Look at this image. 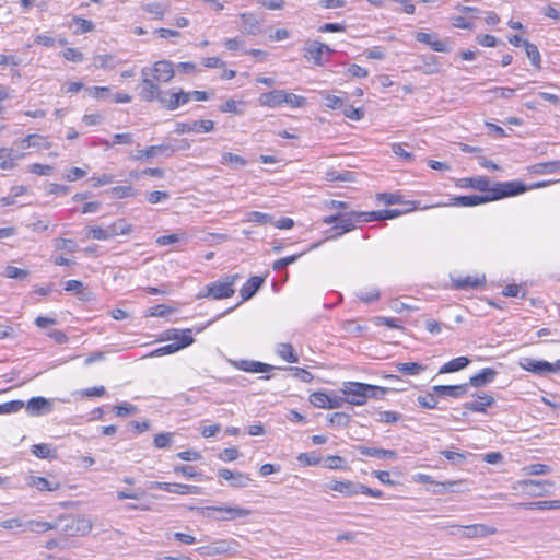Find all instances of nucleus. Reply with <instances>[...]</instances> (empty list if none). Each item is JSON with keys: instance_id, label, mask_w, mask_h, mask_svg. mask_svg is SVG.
<instances>
[{"instance_id": "nucleus-25", "label": "nucleus", "mask_w": 560, "mask_h": 560, "mask_svg": "<svg viewBox=\"0 0 560 560\" xmlns=\"http://www.w3.org/2000/svg\"><path fill=\"white\" fill-rule=\"evenodd\" d=\"M364 213L365 214H360L359 217L365 220V222H372L397 218L401 214V211L397 209H386L377 211H364Z\"/></svg>"}, {"instance_id": "nucleus-16", "label": "nucleus", "mask_w": 560, "mask_h": 560, "mask_svg": "<svg viewBox=\"0 0 560 560\" xmlns=\"http://www.w3.org/2000/svg\"><path fill=\"white\" fill-rule=\"evenodd\" d=\"M218 476L224 480H229L231 487L245 488L253 481L249 475L241 471H232L228 468L219 469Z\"/></svg>"}, {"instance_id": "nucleus-8", "label": "nucleus", "mask_w": 560, "mask_h": 560, "mask_svg": "<svg viewBox=\"0 0 560 560\" xmlns=\"http://www.w3.org/2000/svg\"><path fill=\"white\" fill-rule=\"evenodd\" d=\"M180 144L178 147H174L170 143H163L159 145H151L148 147L145 150H140L138 154L136 155L137 160L142 159H152L156 156L158 154H164L165 156H171L174 152L177 150H185L189 148V143L183 139L179 141Z\"/></svg>"}, {"instance_id": "nucleus-26", "label": "nucleus", "mask_w": 560, "mask_h": 560, "mask_svg": "<svg viewBox=\"0 0 560 560\" xmlns=\"http://www.w3.org/2000/svg\"><path fill=\"white\" fill-rule=\"evenodd\" d=\"M262 284L264 278L258 276L250 277L240 290L242 301L244 302L253 298Z\"/></svg>"}, {"instance_id": "nucleus-64", "label": "nucleus", "mask_w": 560, "mask_h": 560, "mask_svg": "<svg viewBox=\"0 0 560 560\" xmlns=\"http://www.w3.org/2000/svg\"><path fill=\"white\" fill-rule=\"evenodd\" d=\"M358 298L364 303H372L380 298V291L376 288H373L365 292H359Z\"/></svg>"}, {"instance_id": "nucleus-19", "label": "nucleus", "mask_w": 560, "mask_h": 560, "mask_svg": "<svg viewBox=\"0 0 560 560\" xmlns=\"http://www.w3.org/2000/svg\"><path fill=\"white\" fill-rule=\"evenodd\" d=\"M497 533V528L493 526H489L486 524H472L468 526H463L462 537L471 539V538H483Z\"/></svg>"}, {"instance_id": "nucleus-3", "label": "nucleus", "mask_w": 560, "mask_h": 560, "mask_svg": "<svg viewBox=\"0 0 560 560\" xmlns=\"http://www.w3.org/2000/svg\"><path fill=\"white\" fill-rule=\"evenodd\" d=\"M141 96L147 102L158 101L162 107L168 110H175L190 101V94L184 90L163 91L158 84H150L149 89H142Z\"/></svg>"}, {"instance_id": "nucleus-52", "label": "nucleus", "mask_w": 560, "mask_h": 560, "mask_svg": "<svg viewBox=\"0 0 560 560\" xmlns=\"http://www.w3.org/2000/svg\"><path fill=\"white\" fill-rule=\"evenodd\" d=\"M65 290L68 292H74L80 299L85 298V288L79 280H68L65 282Z\"/></svg>"}, {"instance_id": "nucleus-6", "label": "nucleus", "mask_w": 560, "mask_h": 560, "mask_svg": "<svg viewBox=\"0 0 560 560\" xmlns=\"http://www.w3.org/2000/svg\"><path fill=\"white\" fill-rule=\"evenodd\" d=\"M238 548L240 544L235 539H217L210 545L197 548L196 552L202 557H214L219 555L233 557L237 555Z\"/></svg>"}, {"instance_id": "nucleus-21", "label": "nucleus", "mask_w": 560, "mask_h": 560, "mask_svg": "<svg viewBox=\"0 0 560 560\" xmlns=\"http://www.w3.org/2000/svg\"><path fill=\"white\" fill-rule=\"evenodd\" d=\"M285 90H273L267 93H262L259 96V104L269 108H277L284 104Z\"/></svg>"}, {"instance_id": "nucleus-28", "label": "nucleus", "mask_w": 560, "mask_h": 560, "mask_svg": "<svg viewBox=\"0 0 560 560\" xmlns=\"http://www.w3.org/2000/svg\"><path fill=\"white\" fill-rule=\"evenodd\" d=\"M416 71H419L423 74L430 75L439 73L441 70V66L438 62V59L435 56H429L423 58L422 63L415 67Z\"/></svg>"}, {"instance_id": "nucleus-61", "label": "nucleus", "mask_w": 560, "mask_h": 560, "mask_svg": "<svg viewBox=\"0 0 560 560\" xmlns=\"http://www.w3.org/2000/svg\"><path fill=\"white\" fill-rule=\"evenodd\" d=\"M349 415L345 412H334L329 418L330 424L335 427H346L349 423Z\"/></svg>"}, {"instance_id": "nucleus-62", "label": "nucleus", "mask_w": 560, "mask_h": 560, "mask_svg": "<svg viewBox=\"0 0 560 560\" xmlns=\"http://www.w3.org/2000/svg\"><path fill=\"white\" fill-rule=\"evenodd\" d=\"M375 323L377 325H385L389 328H395V329H398V328H401V320L399 318H396V317H384V316H378L375 318Z\"/></svg>"}, {"instance_id": "nucleus-2", "label": "nucleus", "mask_w": 560, "mask_h": 560, "mask_svg": "<svg viewBox=\"0 0 560 560\" xmlns=\"http://www.w3.org/2000/svg\"><path fill=\"white\" fill-rule=\"evenodd\" d=\"M340 390L346 396L345 401L362 406L369 398H383L389 388L359 382H346Z\"/></svg>"}, {"instance_id": "nucleus-18", "label": "nucleus", "mask_w": 560, "mask_h": 560, "mask_svg": "<svg viewBox=\"0 0 560 560\" xmlns=\"http://www.w3.org/2000/svg\"><path fill=\"white\" fill-rule=\"evenodd\" d=\"M203 511L210 515L209 512H219L224 513L225 515L220 517V520H235L241 517H246L250 514V511L240 506H207L203 508Z\"/></svg>"}, {"instance_id": "nucleus-13", "label": "nucleus", "mask_w": 560, "mask_h": 560, "mask_svg": "<svg viewBox=\"0 0 560 560\" xmlns=\"http://www.w3.org/2000/svg\"><path fill=\"white\" fill-rule=\"evenodd\" d=\"M214 129V121L210 119L194 120L191 122H177L175 132L178 135L189 132H211Z\"/></svg>"}, {"instance_id": "nucleus-34", "label": "nucleus", "mask_w": 560, "mask_h": 560, "mask_svg": "<svg viewBox=\"0 0 560 560\" xmlns=\"http://www.w3.org/2000/svg\"><path fill=\"white\" fill-rule=\"evenodd\" d=\"M110 238L117 235L129 234L132 230L131 225L125 219H117L115 222L107 226Z\"/></svg>"}, {"instance_id": "nucleus-33", "label": "nucleus", "mask_w": 560, "mask_h": 560, "mask_svg": "<svg viewBox=\"0 0 560 560\" xmlns=\"http://www.w3.org/2000/svg\"><path fill=\"white\" fill-rule=\"evenodd\" d=\"M167 489L165 492L170 493H176V494H199L200 488L197 486H190V485H183V483H176V482H167Z\"/></svg>"}, {"instance_id": "nucleus-59", "label": "nucleus", "mask_w": 560, "mask_h": 560, "mask_svg": "<svg viewBox=\"0 0 560 560\" xmlns=\"http://www.w3.org/2000/svg\"><path fill=\"white\" fill-rule=\"evenodd\" d=\"M88 237L98 241H107L110 238L108 229L101 226H92L88 232Z\"/></svg>"}, {"instance_id": "nucleus-22", "label": "nucleus", "mask_w": 560, "mask_h": 560, "mask_svg": "<svg viewBox=\"0 0 560 560\" xmlns=\"http://www.w3.org/2000/svg\"><path fill=\"white\" fill-rule=\"evenodd\" d=\"M327 487L330 490L339 492L346 497H353L359 494L360 483L350 480H331Z\"/></svg>"}, {"instance_id": "nucleus-63", "label": "nucleus", "mask_w": 560, "mask_h": 560, "mask_svg": "<svg viewBox=\"0 0 560 560\" xmlns=\"http://www.w3.org/2000/svg\"><path fill=\"white\" fill-rule=\"evenodd\" d=\"M30 172L39 176H48L52 172V167L46 164L34 163L30 165Z\"/></svg>"}, {"instance_id": "nucleus-58", "label": "nucleus", "mask_w": 560, "mask_h": 560, "mask_svg": "<svg viewBox=\"0 0 560 560\" xmlns=\"http://www.w3.org/2000/svg\"><path fill=\"white\" fill-rule=\"evenodd\" d=\"M174 433H171V432H164V433H159L154 436V446L156 448H166L168 446H171V443H172V438H173Z\"/></svg>"}, {"instance_id": "nucleus-20", "label": "nucleus", "mask_w": 560, "mask_h": 560, "mask_svg": "<svg viewBox=\"0 0 560 560\" xmlns=\"http://www.w3.org/2000/svg\"><path fill=\"white\" fill-rule=\"evenodd\" d=\"M432 392H434L438 397L462 398L468 392V384L435 385L432 386Z\"/></svg>"}, {"instance_id": "nucleus-31", "label": "nucleus", "mask_w": 560, "mask_h": 560, "mask_svg": "<svg viewBox=\"0 0 560 560\" xmlns=\"http://www.w3.org/2000/svg\"><path fill=\"white\" fill-rule=\"evenodd\" d=\"M28 485L36 488L39 491H56L60 485L56 481H50L44 477L31 476Z\"/></svg>"}, {"instance_id": "nucleus-45", "label": "nucleus", "mask_w": 560, "mask_h": 560, "mask_svg": "<svg viewBox=\"0 0 560 560\" xmlns=\"http://www.w3.org/2000/svg\"><path fill=\"white\" fill-rule=\"evenodd\" d=\"M54 246L58 250H66L68 253H74L78 249V245L73 240L62 237L54 240Z\"/></svg>"}, {"instance_id": "nucleus-30", "label": "nucleus", "mask_w": 560, "mask_h": 560, "mask_svg": "<svg viewBox=\"0 0 560 560\" xmlns=\"http://www.w3.org/2000/svg\"><path fill=\"white\" fill-rule=\"evenodd\" d=\"M238 369L245 371V372H252V373H265L269 372L273 369V366L262 363L259 361H248V360H242L237 364Z\"/></svg>"}, {"instance_id": "nucleus-38", "label": "nucleus", "mask_w": 560, "mask_h": 560, "mask_svg": "<svg viewBox=\"0 0 560 560\" xmlns=\"http://www.w3.org/2000/svg\"><path fill=\"white\" fill-rule=\"evenodd\" d=\"M56 528V524L36 520H28L24 522V529L34 532V533H44L47 530H51Z\"/></svg>"}, {"instance_id": "nucleus-35", "label": "nucleus", "mask_w": 560, "mask_h": 560, "mask_svg": "<svg viewBox=\"0 0 560 560\" xmlns=\"http://www.w3.org/2000/svg\"><path fill=\"white\" fill-rule=\"evenodd\" d=\"M240 18L242 21L240 25L241 32L245 34H255V30L258 25V20L255 18V15L252 13H242Z\"/></svg>"}, {"instance_id": "nucleus-43", "label": "nucleus", "mask_w": 560, "mask_h": 560, "mask_svg": "<svg viewBox=\"0 0 560 560\" xmlns=\"http://www.w3.org/2000/svg\"><path fill=\"white\" fill-rule=\"evenodd\" d=\"M221 163L234 164L236 167H244L247 165V161L243 156L232 152H224L221 156Z\"/></svg>"}, {"instance_id": "nucleus-39", "label": "nucleus", "mask_w": 560, "mask_h": 560, "mask_svg": "<svg viewBox=\"0 0 560 560\" xmlns=\"http://www.w3.org/2000/svg\"><path fill=\"white\" fill-rule=\"evenodd\" d=\"M276 352L279 357L289 363H295L299 361V358L294 352L291 343H279L277 346Z\"/></svg>"}, {"instance_id": "nucleus-49", "label": "nucleus", "mask_w": 560, "mask_h": 560, "mask_svg": "<svg viewBox=\"0 0 560 560\" xmlns=\"http://www.w3.org/2000/svg\"><path fill=\"white\" fill-rule=\"evenodd\" d=\"M73 23L77 25L75 34H84L94 30V23L83 18L74 16Z\"/></svg>"}, {"instance_id": "nucleus-51", "label": "nucleus", "mask_w": 560, "mask_h": 560, "mask_svg": "<svg viewBox=\"0 0 560 560\" xmlns=\"http://www.w3.org/2000/svg\"><path fill=\"white\" fill-rule=\"evenodd\" d=\"M284 104L291 108H300L306 105V98L287 91Z\"/></svg>"}, {"instance_id": "nucleus-60", "label": "nucleus", "mask_w": 560, "mask_h": 560, "mask_svg": "<svg viewBox=\"0 0 560 560\" xmlns=\"http://www.w3.org/2000/svg\"><path fill=\"white\" fill-rule=\"evenodd\" d=\"M23 141L27 143V147H43L45 149L50 148V142L38 135H28Z\"/></svg>"}, {"instance_id": "nucleus-50", "label": "nucleus", "mask_w": 560, "mask_h": 560, "mask_svg": "<svg viewBox=\"0 0 560 560\" xmlns=\"http://www.w3.org/2000/svg\"><path fill=\"white\" fill-rule=\"evenodd\" d=\"M24 407L23 400H11L0 404V415L15 413Z\"/></svg>"}, {"instance_id": "nucleus-37", "label": "nucleus", "mask_w": 560, "mask_h": 560, "mask_svg": "<svg viewBox=\"0 0 560 560\" xmlns=\"http://www.w3.org/2000/svg\"><path fill=\"white\" fill-rule=\"evenodd\" d=\"M425 365L418 362L397 363L396 370L405 375H418L425 371Z\"/></svg>"}, {"instance_id": "nucleus-24", "label": "nucleus", "mask_w": 560, "mask_h": 560, "mask_svg": "<svg viewBox=\"0 0 560 560\" xmlns=\"http://www.w3.org/2000/svg\"><path fill=\"white\" fill-rule=\"evenodd\" d=\"M497 371L492 368H485L482 369L479 373L472 375L470 378H469V383L468 384V387L469 386H474V387H482L487 384H490L493 382L494 377L497 376Z\"/></svg>"}, {"instance_id": "nucleus-56", "label": "nucleus", "mask_w": 560, "mask_h": 560, "mask_svg": "<svg viewBox=\"0 0 560 560\" xmlns=\"http://www.w3.org/2000/svg\"><path fill=\"white\" fill-rule=\"evenodd\" d=\"M323 97L325 100V106L332 109L342 107L346 102V98L328 93H323Z\"/></svg>"}, {"instance_id": "nucleus-44", "label": "nucleus", "mask_w": 560, "mask_h": 560, "mask_svg": "<svg viewBox=\"0 0 560 560\" xmlns=\"http://www.w3.org/2000/svg\"><path fill=\"white\" fill-rule=\"evenodd\" d=\"M310 402L316 408H328L329 396L324 392H315L311 394Z\"/></svg>"}, {"instance_id": "nucleus-47", "label": "nucleus", "mask_w": 560, "mask_h": 560, "mask_svg": "<svg viewBox=\"0 0 560 560\" xmlns=\"http://www.w3.org/2000/svg\"><path fill=\"white\" fill-rule=\"evenodd\" d=\"M174 472L176 475H183L187 478L200 479L202 474L197 471L195 467L189 465H177L174 467Z\"/></svg>"}, {"instance_id": "nucleus-17", "label": "nucleus", "mask_w": 560, "mask_h": 560, "mask_svg": "<svg viewBox=\"0 0 560 560\" xmlns=\"http://www.w3.org/2000/svg\"><path fill=\"white\" fill-rule=\"evenodd\" d=\"M412 479L415 482L419 483H434L438 487H441L442 489L434 490V493H443L445 490L451 492H459L460 490L457 489L463 481L462 480H454V481H446V482H435L433 478L425 474H416L412 476Z\"/></svg>"}, {"instance_id": "nucleus-7", "label": "nucleus", "mask_w": 560, "mask_h": 560, "mask_svg": "<svg viewBox=\"0 0 560 560\" xmlns=\"http://www.w3.org/2000/svg\"><path fill=\"white\" fill-rule=\"evenodd\" d=\"M360 214H365L364 211H350L347 213H339L338 222L334 225L332 230L336 233L329 236V240L337 238L342 234L352 231L355 228V223L365 222V220L359 217Z\"/></svg>"}, {"instance_id": "nucleus-46", "label": "nucleus", "mask_w": 560, "mask_h": 560, "mask_svg": "<svg viewBox=\"0 0 560 560\" xmlns=\"http://www.w3.org/2000/svg\"><path fill=\"white\" fill-rule=\"evenodd\" d=\"M402 419V415L397 411H380L376 421L381 423H396Z\"/></svg>"}, {"instance_id": "nucleus-48", "label": "nucleus", "mask_w": 560, "mask_h": 560, "mask_svg": "<svg viewBox=\"0 0 560 560\" xmlns=\"http://www.w3.org/2000/svg\"><path fill=\"white\" fill-rule=\"evenodd\" d=\"M3 275L10 279L24 280L28 277L30 272L26 269H21L14 266H7Z\"/></svg>"}, {"instance_id": "nucleus-11", "label": "nucleus", "mask_w": 560, "mask_h": 560, "mask_svg": "<svg viewBox=\"0 0 560 560\" xmlns=\"http://www.w3.org/2000/svg\"><path fill=\"white\" fill-rule=\"evenodd\" d=\"M303 50H304V57L308 60H312L316 66L324 65V62H325L323 59L324 54L329 55V54L334 52V50L328 45L323 44L317 40L306 42Z\"/></svg>"}, {"instance_id": "nucleus-10", "label": "nucleus", "mask_w": 560, "mask_h": 560, "mask_svg": "<svg viewBox=\"0 0 560 560\" xmlns=\"http://www.w3.org/2000/svg\"><path fill=\"white\" fill-rule=\"evenodd\" d=\"M520 365L525 371L532 372L539 376L559 372L558 361L556 363H549V362L542 361V360L524 358L521 361Z\"/></svg>"}, {"instance_id": "nucleus-40", "label": "nucleus", "mask_w": 560, "mask_h": 560, "mask_svg": "<svg viewBox=\"0 0 560 560\" xmlns=\"http://www.w3.org/2000/svg\"><path fill=\"white\" fill-rule=\"evenodd\" d=\"M32 453L43 459H55L57 457L56 451L49 444H35L32 447Z\"/></svg>"}, {"instance_id": "nucleus-4", "label": "nucleus", "mask_w": 560, "mask_h": 560, "mask_svg": "<svg viewBox=\"0 0 560 560\" xmlns=\"http://www.w3.org/2000/svg\"><path fill=\"white\" fill-rule=\"evenodd\" d=\"M175 77L174 63L170 60H159L152 67L141 70L142 89H149L150 84L167 83Z\"/></svg>"}, {"instance_id": "nucleus-23", "label": "nucleus", "mask_w": 560, "mask_h": 560, "mask_svg": "<svg viewBox=\"0 0 560 560\" xmlns=\"http://www.w3.org/2000/svg\"><path fill=\"white\" fill-rule=\"evenodd\" d=\"M358 452L368 457H376V458H388V459H397L398 454L396 451L393 450H385L380 447H369L359 445L357 447Z\"/></svg>"}, {"instance_id": "nucleus-32", "label": "nucleus", "mask_w": 560, "mask_h": 560, "mask_svg": "<svg viewBox=\"0 0 560 560\" xmlns=\"http://www.w3.org/2000/svg\"><path fill=\"white\" fill-rule=\"evenodd\" d=\"M517 506L524 508L526 510H558L560 509V500L518 503Z\"/></svg>"}, {"instance_id": "nucleus-42", "label": "nucleus", "mask_w": 560, "mask_h": 560, "mask_svg": "<svg viewBox=\"0 0 560 560\" xmlns=\"http://www.w3.org/2000/svg\"><path fill=\"white\" fill-rule=\"evenodd\" d=\"M524 48L526 50V55L528 57V59L530 60L532 65L536 68H540V52L537 48L536 45L529 43V42H524Z\"/></svg>"}, {"instance_id": "nucleus-5", "label": "nucleus", "mask_w": 560, "mask_h": 560, "mask_svg": "<svg viewBox=\"0 0 560 560\" xmlns=\"http://www.w3.org/2000/svg\"><path fill=\"white\" fill-rule=\"evenodd\" d=\"M241 278L238 273L226 275L220 280L206 285L198 294V298L223 300L234 295V284Z\"/></svg>"}, {"instance_id": "nucleus-27", "label": "nucleus", "mask_w": 560, "mask_h": 560, "mask_svg": "<svg viewBox=\"0 0 560 560\" xmlns=\"http://www.w3.org/2000/svg\"><path fill=\"white\" fill-rule=\"evenodd\" d=\"M494 404V398L491 395L483 394L478 396V399L467 401L464 404V408L475 412H486V408Z\"/></svg>"}, {"instance_id": "nucleus-15", "label": "nucleus", "mask_w": 560, "mask_h": 560, "mask_svg": "<svg viewBox=\"0 0 560 560\" xmlns=\"http://www.w3.org/2000/svg\"><path fill=\"white\" fill-rule=\"evenodd\" d=\"M26 411L33 416H42L51 412L52 400L45 397H32L26 404H24Z\"/></svg>"}, {"instance_id": "nucleus-12", "label": "nucleus", "mask_w": 560, "mask_h": 560, "mask_svg": "<svg viewBox=\"0 0 560 560\" xmlns=\"http://www.w3.org/2000/svg\"><path fill=\"white\" fill-rule=\"evenodd\" d=\"M192 342H194V338L191 335V330L185 329L180 334L179 342H173V343H168L163 347H160V348L153 350L149 354V357H162V355H166V354H172L174 352H177L180 349H184V348L190 346Z\"/></svg>"}, {"instance_id": "nucleus-1", "label": "nucleus", "mask_w": 560, "mask_h": 560, "mask_svg": "<svg viewBox=\"0 0 560 560\" xmlns=\"http://www.w3.org/2000/svg\"><path fill=\"white\" fill-rule=\"evenodd\" d=\"M526 191L525 185L518 180L495 183L490 194L456 196L450 199L443 206L453 207H475L490 201L499 200L506 197L516 196Z\"/></svg>"}, {"instance_id": "nucleus-29", "label": "nucleus", "mask_w": 560, "mask_h": 560, "mask_svg": "<svg viewBox=\"0 0 560 560\" xmlns=\"http://www.w3.org/2000/svg\"><path fill=\"white\" fill-rule=\"evenodd\" d=\"M469 359L466 357H458L452 359L451 361L444 363L440 370L439 374L453 373L465 369L469 364Z\"/></svg>"}, {"instance_id": "nucleus-53", "label": "nucleus", "mask_w": 560, "mask_h": 560, "mask_svg": "<svg viewBox=\"0 0 560 560\" xmlns=\"http://www.w3.org/2000/svg\"><path fill=\"white\" fill-rule=\"evenodd\" d=\"M436 394L434 392L427 393L425 395L418 396L417 400L420 406L428 409H434L436 408L438 400H436Z\"/></svg>"}, {"instance_id": "nucleus-36", "label": "nucleus", "mask_w": 560, "mask_h": 560, "mask_svg": "<svg viewBox=\"0 0 560 560\" xmlns=\"http://www.w3.org/2000/svg\"><path fill=\"white\" fill-rule=\"evenodd\" d=\"M244 221L250 222V223H257L260 225H266V224H272L273 218H272V215L265 213V212L249 211L245 214Z\"/></svg>"}, {"instance_id": "nucleus-55", "label": "nucleus", "mask_w": 560, "mask_h": 560, "mask_svg": "<svg viewBox=\"0 0 560 560\" xmlns=\"http://www.w3.org/2000/svg\"><path fill=\"white\" fill-rule=\"evenodd\" d=\"M142 9L158 19H162L166 9L159 2H151L142 5Z\"/></svg>"}, {"instance_id": "nucleus-54", "label": "nucleus", "mask_w": 560, "mask_h": 560, "mask_svg": "<svg viewBox=\"0 0 560 560\" xmlns=\"http://www.w3.org/2000/svg\"><path fill=\"white\" fill-rule=\"evenodd\" d=\"M285 370L290 371L295 378H298L304 383H310L313 380L312 373L305 369L298 368V366H288V368H285Z\"/></svg>"}, {"instance_id": "nucleus-57", "label": "nucleus", "mask_w": 560, "mask_h": 560, "mask_svg": "<svg viewBox=\"0 0 560 560\" xmlns=\"http://www.w3.org/2000/svg\"><path fill=\"white\" fill-rule=\"evenodd\" d=\"M526 475H546L551 471V468L545 464H532L523 468Z\"/></svg>"}, {"instance_id": "nucleus-9", "label": "nucleus", "mask_w": 560, "mask_h": 560, "mask_svg": "<svg viewBox=\"0 0 560 560\" xmlns=\"http://www.w3.org/2000/svg\"><path fill=\"white\" fill-rule=\"evenodd\" d=\"M528 495L530 497H544L551 493V489L555 487V482L551 480H520L517 482Z\"/></svg>"}, {"instance_id": "nucleus-14", "label": "nucleus", "mask_w": 560, "mask_h": 560, "mask_svg": "<svg viewBox=\"0 0 560 560\" xmlns=\"http://www.w3.org/2000/svg\"><path fill=\"white\" fill-rule=\"evenodd\" d=\"M455 185L462 189L472 188L485 194H490L492 188L490 187V180L483 176L459 178L455 182Z\"/></svg>"}, {"instance_id": "nucleus-41", "label": "nucleus", "mask_w": 560, "mask_h": 560, "mask_svg": "<svg viewBox=\"0 0 560 560\" xmlns=\"http://www.w3.org/2000/svg\"><path fill=\"white\" fill-rule=\"evenodd\" d=\"M534 173L549 174L560 171V161H551L546 163H538L532 166Z\"/></svg>"}]
</instances>
